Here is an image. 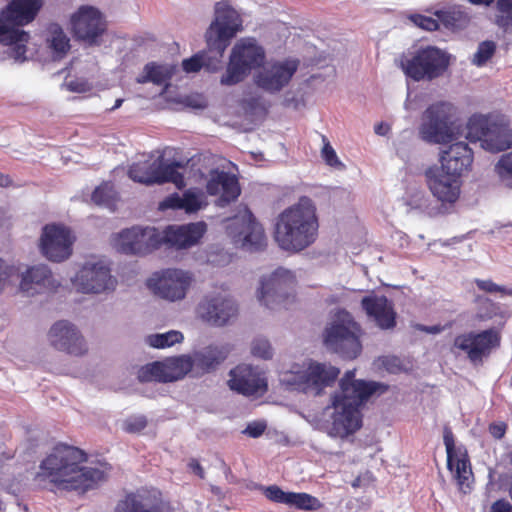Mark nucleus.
Wrapping results in <instances>:
<instances>
[{
    "instance_id": "obj_34",
    "label": "nucleus",
    "mask_w": 512,
    "mask_h": 512,
    "mask_svg": "<svg viewBox=\"0 0 512 512\" xmlns=\"http://www.w3.org/2000/svg\"><path fill=\"white\" fill-rule=\"evenodd\" d=\"M227 345H209L193 354V368L202 374L215 370L228 356Z\"/></svg>"
},
{
    "instance_id": "obj_56",
    "label": "nucleus",
    "mask_w": 512,
    "mask_h": 512,
    "mask_svg": "<svg viewBox=\"0 0 512 512\" xmlns=\"http://www.w3.org/2000/svg\"><path fill=\"white\" fill-rule=\"evenodd\" d=\"M266 427L264 422H252L247 425L244 432L250 437L257 438L264 433Z\"/></svg>"
},
{
    "instance_id": "obj_50",
    "label": "nucleus",
    "mask_w": 512,
    "mask_h": 512,
    "mask_svg": "<svg viewBox=\"0 0 512 512\" xmlns=\"http://www.w3.org/2000/svg\"><path fill=\"white\" fill-rule=\"evenodd\" d=\"M251 352L254 356L265 360L271 359L273 355L269 341L264 338H257L253 341Z\"/></svg>"
},
{
    "instance_id": "obj_36",
    "label": "nucleus",
    "mask_w": 512,
    "mask_h": 512,
    "mask_svg": "<svg viewBox=\"0 0 512 512\" xmlns=\"http://www.w3.org/2000/svg\"><path fill=\"white\" fill-rule=\"evenodd\" d=\"M46 45L50 49L53 58L63 59L69 52L70 39L58 23H50L46 28Z\"/></svg>"
},
{
    "instance_id": "obj_35",
    "label": "nucleus",
    "mask_w": 512,
    "mask_h": 512,
    "mask_svg": "<svg viewBox=\"0 0 512 512\" xmlns=\"http://www.w3.org/2000/svg\"><path fill=\"white\" fill-rule=\"evenodd\" d=\"M205 205L206 202L202 193L187 190L182 196H179L177 193L168 196L161 202L160 208L182 209L187 213H195Z\"/></svg>"
},
{
    "instance_id": "obj_58",
    "label": "nucleus",
    "mask_w": 512,
    "mask_h": 512,
    "mask_svg": "<svg viewBox=\"0 0 512 512\" xmlns=\"http://www.w3.org/2000/svg\"><path fill=\"white\" fill-rule=\"evenodd\" d=\"M490 512H512V505L505 499H499L492 504Z\"/></svg>"
},
{
    "instance_id": "obj_54",
    "label": "nucleus",
    "mask_w": 512,
    "mask_h": 512,
    "mask_svg": "<svg viewBox=\"0 0 512 512\" xmlns=\"http://www.w3.org/2000/svg\"><path fill=\"white\" fill-rule=\"evenodd\" d=\"M498 13L495 18V23L502 29L507 30L512 28V11L497 10Z\"/></svg>"
},
{
    "instance_id": "obj_19",
    "label": "nucleus",
    "mask_w": 512,
    "mask_h": 512,
    "mask_svg": "<svg viewBox=\"0 0 512 512\" xmlns=\"http://www.w3.org/2000/svg\"><path fill=\"white\" fill-rule=\"evenodd\" d=\"M443 441L447 453V467L454 473L459 489L467 493L470 490V478L472 470L469 457L465 449L456 448L452 430L449 427L444 428Z\"/></svg>"
},
{
    "instance_id": "obj_26",
    "label": "nucleus",
    "mask_w": 512,
    "mask_h": 512,
    "mask_svg": "<svg viewBox=\"0 0 512 512\" xmlns=\"http://www.w3.org/2000/svg\"><path fill=\"white\" fill-rule=\"evenodd\" d=\"M114 512H175V509L163 499L161 491L152 490L142 497L135 493L127 494L118 502Z\"/></svg>"
},
{
    "instance_id": "obj_7",
    "label": "nucleus",
    "mask_w": 512,
    "mask_h": 512,
    "mask_svg": "<svg viewBox=\"0 0 512 512\" xmlns=\"http://www.w3.org/2000/svg\"><path fill=\"white\" fill-rule=\"evenodd\" d=\"M265 60L264 49L254 39L239 40L232 49L226 72L220 83L226 86L242 82L252 69L260 67Z\"/></svg>"
},
{
    "instance_id": "obj_57",
    "label": "nucleus",
    "mask_w": 512,
    "mask_h": 512,
    "mask_svg": "<svg viewBox=\"0 0 512 512\" xmlns=\"http://www.w3.org/2000/svg\"><path fill=\"white\" fill-rule=\"evenodd\" d=\"M68 90L77 93H85L90 90V85L84 80H71L67 83Z\"/></svg>"
},
{
    "instance_id": "obj_17",
    "label": "nucleus",
    "mask_w": 512,
    "mask_h": 512,
    "mask_svg": "<svg viewBox=\"0 0 512 512\" xmlns=\"http://www.w3.org/2000/svg\"><path fill=\"white\" fill-rule=\"evenodd\" d=\"M298 67L299 61L296 59L275 61L255 76V83L266 92L277 93L289 84Z\"/></svg>"
},
{
    "instance_id": "obj_23",
    "label": "nucleus",
    "mask_w": 512,
    "mask_h": 512,
    "mask_svg": "<svg viewBox=\"0 0 512 512\" xmlns=\"http://www.w3.org/2000/svg\"><path fill=\"white\" fill-rule=\"evenodd\" d=\"M425 178L430 192L438 201L453 204L458 200L462 184L459 177L432 166L425 171Z\"/></svg>"
},
{
    "instance_id": "obj_24",
    "label": "nucleus",
    "mask_w": 512,
    "mask_h": 512,
    "mask_svg": "<svg viewBox=\"0 0 512 512\" xmlns=\"http://www.w3.org/2000/svg\"><path fill=\"white\" fill-rule=\"evenodd\" d=\"M361 308L368 319L380 329L389 330L396 326L397 313L394 303L385 295L371 292L361 299Z\"/></svg>"
},
{
    "instance_id": "obj_4",
    "label": "nucleus",
    "mask_w": 512,
    "mask_h": 512,
    "mask_svg": "<svg viewBox=\"0 0 512 512\" xmlns=\"http://www.w3.org/2000/svg\"><path fill=\"white\" fill-rule=\"evenodd\" d=\"M319 226L315 202L308 196H301L277 216L274 239L282 250L298 253L316 242Z\"/></svg>"
},
{
    "instance_id": "obj_11",
    "label": "nucleus",
    "mask_w": 512,
    "mask_h": 512,
    "mask_svg": "<svg viewBox=\"0 0 512 512\" xmlns=\"http://www.w3.org/2000/svg\"><path fill=\"white\" fill-rule=\"evenodd\" d=\"M358 324L353 320L333 322L325 329L324 344L327 349L340 354L343 358L355 359L362 350L359 340Z\"/></svg>"
},
{
    "instance_id": "obj_39",
    "label": "nucleus",
    "mask_w": 512,
    "mask_h": 512,
    "mask_svg": "<svg viewBox=\"0 0 512 512\" xmlns=\"http://www.w3.org/2000/svg\"><path fill=\"white\" fill-rule=\"evenodd\" d=\"M173 68L155 62L147 63L143 74L137 78L138 83L152 82L157 85L167 83L173 76Z\"/></svg>"
},
{
    "instance_id": "obj_55",
    "label": "nucleus",
    "mask_w": 512,
    "mask_h": 512,
    "mask_svg": "<svg viewBox=\"0 0 512 512\" xmlns=\"http://www.w3.org/2000/svg\"><path fill=\"white\" fill-rule=\"evenodd\" d=\"M507 428L508 426L505 422H493L489 424L488 430L492 437L500 440L505 436Z\"/></svg>"
},
{
    "instance_id": "obj_18",
    "label": "nucleus",
    "mask_w": 512,
    "mask_h": 512,
    "mask_svg": "<svg viewBox=\"0 0 512 512\" xmlns=\"http://www.w3.org/2000/svg\"><path fill=\"white\" fill-rule=\"evenodd\" d=\"M294 280L292 272L282 267L277 268L268 278H262L258 292L260 303L272 309L284 302Z\"/></svg>"
},
{
    "instance_id": "obj_6",
    "label": "nucleus",
    "mask_w": 512,
    "mask_h": 512,
    "mask_svg": "<svg viewBox=\"0 0 512 512\" xmlns=\"http://www.w3.org/2000/svg\"><path fill=\"white\" fill-rule=\"evenodd\" d=\"M450 66V55L432 46H422L402 56L400 67L404 74L416 82H431L442 77Z\"/></svg>"
},
{
    "instance_id": "obj_45",
    "label": "nucleus",
    "mask_w": 512,
    "mask_h": 512,
    "mask_svg": "<svg viewBox=\"0 0 512 512\" xmlns=\"http://www.w3.org/2000/svg\"><path fill=\"white\" fill-rule=\"evenodd\" d=\"M475 302L477 303L476 319L480 321L491 319L499 312V306L487 297L477 296Z\"/></svg>"
},
{
    "instance_id": "obj_52",
    "label": "nucleus",
    "mask_w": 512,
    "mask_h": 512,
    "mask_svg": "<svg viewBox=\"0 0 512 512\" xmlns=\"http://www.w3.org/2000/svg\"><path fill=\"white\" fill-rule=\"evenodd\" d=\"M411 20L420 28L427 31H435L439 28L438 18L416 14L411 17Z\"/></svg>"
},
{
    "instance_id": "obj_53",
    "label": "nucleus",
    "mask_w": 512,
    "mask_h": 512,
    "mask_svg": "<svg viewBox=\"0 0 512 512\" xmlns=\"http://www.w3.org/2000/svg\"><path fill=\"white\" fill-rule=\"evenodd\" d=\"M18 275V269L13 266H7L2 259H0V292L4 288L6 281Z\"/></svg>"
},
{
    "instance_id": "obj_38",
    "label": "nucleus",
    "mask_w": 512,
    "mask_h": 512,
    "mask_svg": "<svg viewBox=\"0 0 512 512\" xmlns=\"http://www.w3.org/2000/svg\"><path fill=\"white\" fill-rule=\"evenodd\" d=\"M179 164H163L154 161V183L163 184L171 182L181 189L184 185V176L178 171Z\"/></svg>"
},
{
    "instance_id": "obj_48",
    "label": "nucleus",
    "mask_w": 512,
    "mask_h": 512,
    "mask_svg": "<svg viewBox=\"0 0 512 512\" xmlns=\"http://www.w3.org/2000/svg\"><path fill=\"white\" fill-rule=\"evenodd\" d=\"M497 173L501 181L512 188V153L503 155L496 165Z\"/></svg>"
},
{
    "instance_id": "obj_5",
    "label": "nucleus",
    "mask_w": 512,
    "mask_h": 512,
    "mask_svg": "<svg viewBox=\"0 0 512 512\" xmlns=\"http://www.w3.org/2000/svg\"><path fill=\"white\" fill-rule=\"evenodd\" d=\"M466 138L480 141L485 150L497 153L512 146V129L503 115L474 114L466 124Z\"/></svg>"
},
{
    "instance_id": "obj_41",
    "label": "nucleus",
    "mask_w": 512,
    "mask_h": 512,
    "mask_svg": "<svg viewBox=\"0 0 512 512\" xmlns=\"http://www.w3.org/2000/svg\"><path fill=\"white\" fill-rule=\"evenodd\" d=\"M137 379L141 383L159 382L165 383L163 364L155 361L141 366L137 371Z\"/></svg>"
},
{
    "instance_id": "obj_9",
    "label": "nucleus",
    "mask_w": 512,
    "mask_h": 512,
    "mask_svg": "<svg viewBox=\"0 0 512 512\" xmlns=\"http://www.w3.org/2000/svg\"><path fill=\"white\" fill-rule=\"evenodd\" d=\"M114 248L126 255L146 256L163 244L162 234L155 227L133 226L112 237Z\"/></svg>"
},
{
    "instance_id": "obj_33",
    "label": "nucleus",
    "mask_w": 512,
    "mask_h": 512,
    "mask_svg": "<svg viewBox=\"0 0 512 512\" xmlns=\"http://www.w3.org/2000/svg\"><path fill=\"white\" fill-rule=\"evenodd\" d=\"M19 27L4 22V19L0 16V44L11 46L14 59L23 61L26 59L25 55L30 35Z\"/></svg>"
},
{
    "instance_id": "obj_31",
    "label": "nucleus",
    "mask_w": 512,
    "mask_h": 512,
    "mask_svg": "<svg viewBox=\"0 0 512 512\" xmlns=\"http://www.w3.org/2000/svg\"><path fill=\"white\" fill-rule=\"evenodd\" d=\"M41 0H11L2 9L0 16L4 22L14 26H25L31 23L42 8Z\"/></svg>"
},
{
    "instance_id": "obj_29",
    "label": "nucleus",
    "mask_w": 512,
    "mask_h": 512,
    "mask_svg": "<svg viewBox=\"0 0 512 512\" xmlns=\"http://www.w3.org/2000/svg\"><path fill=\"white\" fill-rule=\"evenodd\" d=\"M264 496L273 503L285 504L304 511H316L323 503L315 496L305 492H285L277 485L263 488Z\"/></svg>"
},
{
    "instance_id": "obj_32",
    "label": "nucleus",
    "mask_w": 512,
    "mask_h": 512,
    "mask_svg": "<svg viewBox=\"0 0 512 512\" xmlns=\"http://www.w3.org/2000/svg\"><path fill=\"white\" fill-rule=\"evenodd\" d=\"M58 286L51 270L46 265L33 266L23 274L20 290L27 295L41 293L44 289L53 290Z\"/></svg>"
},
{
    "instance_id": "obj_22",
    "label": "nucleus",
    "mask_w": 512,
    "mask_h": 512,
    "mask_svg": "<svg viewBox=\"0 0 512 512\" xmlns=\"http://www.w3.org/2000/svg\"><path fill=\"white\" fill-rule=\"evenodd\" d=\"M50 344L57 350L74 356L87 352L86 342L77 328L66 320L56 322L49 330Z\"/></svg>"
},
{
    "instance_id": "obj_59",
    "label": "nucleus",
    "mask_w": 512,
    "mask_h": 512,
    "mask_svg": "<svg viewBox=\"0 0 512 512\" xmlns=\"http://www.w3.org/2000/svg\"><path fill=\"white\" fill-rule=\"evenodd\" d=\"M188 467L196 474L200 479L205 478V472L199 461L195 458L190 459Z\"/></svg>"
},
{
    "instance_id": "obj_64",
    "label": "nucleus",
    "mask_w": 512,
    "mask_h": 512,
    "mask_svg": "<svg viewBox=\"0 0 512 512\" xmlns=\"http://www.w3.org/2000/svg\"><path fill=\"white\" fill-rule=\"evenodd\" d=\"M122 103H123V99H117L115 101L114 106L110 110L118 109L122 105Z\"/></svg>"
},
{
    "instance_id": "obj_15",
    "label": "nucleus",
    "mask_w": 512,
    "mask_h": 512,
    "mask_svg": "<svg viewBox=\"0 0 512 512\" xmlns=\"http://www.w3.org/2000/svg\"><path fill=\"white\" fill-rule=\"evenodd\" d=\"M74 240L70 229L64 225H45L40 238L41 252L50 261L62 262L72 254Z\"/></svg>"
},
{
    "instance_id": "obj_16",
    "label": "nucleus",
    "mask_w": 512,
    "mask_h": 512,
    "mask_svg": "<svg viewBox=\"0 0 512 512\" xmlns=\"http://www.w3.org/2000/svg\"><path fill=\"white\" fill-rule=\"evenodd\" d=\"M116 280L110 274V268L102 261L87 262L78 271L74 285L82 293H101L113 290Z\"/></svg>"
},
{
    "instance_id": "obj_63",
    "label": "nucleus",
    "mask_w": 512,
    "mask_h": 512,
    "mask_svg": "<svg viewBox=\"0 0 512 512\" xmlns=\"http://www.w3.org/2000/svg\"><path fill=\"white\" fill-rule=\"evenodd\" d=\"M469 2L475 5L490 6L494 2V0H469Z\"/></svg>"
},
{
    "instance_id": "obj_10",
    "label": "nucleus",
    "mask_w": 512,
    "mask_h": 512,
    "mask_svg": "<svg viewBox=\"0 0 512 512\" xmlns=\"http://www.w3.org/2000/svg\"><path fill=\"white\" fill-rule=\"evenodd\" d=\"M224 222L226 232L236 242L235 244L241 242V247L249 251H259L266 246L264 229L250 210L244 209L234 217L225 219Z\"/></svg>"
},
{
    "instance_id": "obj_28",
    "label": "nucleus",
    "mask_w": 512,
    "mask_h": 512,
    "mask_svg": "<svg viewBox=\"0 0 512 512\" xmlns=\"http://www.w3.org/2000/svg\"><path fill=\"white\" fill-rule=\"evenodd\" d=\"M206 192L211 196H219L217 204L225 206L240 196L241 189L235 175L214 169L210 171Z\"/></svg>"
},
{
    "instance_id": "obj_51",
    "label": "nucleus",
    "mask_w": 512,
    "mask_h": 512,
    "mask_svg": "<svg viewBox=\"0 0 512 512\" xmlns=\"http://www.w3.org/2000/svg\"><path fill=\"white\" fill-rule=\"evenodd\" d=\"M475 284L480 290L488 293H501L502 295L512 296V288L500 286L492 280L476 279Z\"/></svg>"
},
{
    "instance_id": "obj_3",
    "label": "nucleus",
    "mask_w": 512,
    "mask_h": 512,
    "mask_svg": "<svg viewBox=\"0 0 512 512\" xmlns=\"http://www.w3.org/2000/svg\"><path fill=\"white\" fill-rule=\"evenodd\" d=\"M340 391L331 397L332 414L331 434L345 438L362 426L360 408L383 385L374 381L355 379V370H348L339 381Z\"/></svg>"
},
{
    "instance_id": "obj_21",
    "label": "nucleus",
    "mask_w": 512,
    "mask_h": 512,
    "mask_svg": "<svg viewBox=\"0 0 512 512\" xmlns=\"http://www.w3.org/2000/svg\"><path fill=\"white\" fill-rule=\"evenodd\" d=\"M200 318L214 326H224L236 317L238 307L234 300L222 294L206 296L198 305Z\"/></svg>"
},
{
    "instance_id": "obj_47",
    "label": "nucleus",
    "mask_w": 512,
    "mask_h": 512,
    "mask_svg": "<svg viewBox=\"0 0 512 512\" xmlns=\"http://www.w3.org/2000/svg\"><path fill=\"white\" fill-rule=\"evenodd\" d=\"M322 141L323 147L321 150V157L325 164L338 170L345 169V165L339 160L334 148L331 146L326 136L322 135Z\"/></svg>"
},
{
    "instance_id": "obj_14",
    "label": "nucleus",
    "mask_w": 512,
    "mask_h": 512,
    "mask_svg": "<svg viewBox=\"0 0 512 512\" xmlns=\"http://www.w3.org/2000/svg\"><path fill=\"white\" fill-rule=\"evenodd\" d=\"M340 369L330 363L311 361L307 368L295 377V384L305 394L321 395L327 387H332L339 377Z\"/></svg>"
},
{
    "instance_id": "obj_44",
    "label": "nucleus",
    "mask_w": 512,
    "mask_h": 512,
    "mask_svg": "<svg viewBox=\"0 0 512 512\" xmlns=\"http://www.w3.org/2000/svg\"><path fill=\"white\" fill-rule=\"evenodd\" d=\"M91 199L97 205L112 207L116 202V191L109 183H103L95 188Z\"/></svg>"
},
{
    "instance_id": "obj_37",
    "label": "nucleus",
    "mask_w": 512,
    "mask_h": 512,
    "mask_svg": "<svg viewBox=\"0 0 512 512\" xmlns=\"http://www.w3.org/2000/svg\"><path fill=\"white\" fill-rule=\"evenodd\" d=\"M162 364L165 383L180 380L193 369L192 358L187 355L168 358Z\"/></svg>"
},
{
    "instance_id": "obj_1",
    "label": "nucleus",
    "mask_w": 512,
    "mask_h": 512,
    "mask_svg": "<svg viewBox=\"0 0 512 512\" xmlns=\"http://www.w3.org/2000/svg\"><path fill=\"white\" fill-rule=\"evenodd\" d=\"M85 451L64 443L57 444L40 463L35 479L48 481L59 490L85 493L107 478L105 470L82 466L87 461Z\"/></svg>"
},
{
    "instance_id": "obj_8",
    "label": "nucleus",
    "mask_w": 512,
    "mask_h": 512,
    "mask_svg": "<svg viewBox=\"0 0 512 512\" xmlns=\"http://www.w3.org/2000/svg\"><path fill=\"white\" fill-rule=\"evenodd\" d=\"M454 107L450 103L438 102L423 113L419 127L420 138L432 144H446L457 139L453 118Z\"/></svg>"
},
{
    "instance_id": "obj_40",
    "label": "nucleus",
    "mask_w": 512,
    "mask_h": 512,
    "mask_svg": "<svg viewBox=\"0 0 512 512\" xmlns=\"http://www.w3.org/2000/svg\"><path fill=\"white\" fill-rule=\"evenodd\" d=\"M435 16L445 28L452 30L460 29L468 22L467 14L456 7L437 10Z\"/></svg>"
},
{
    "instance_id": "obj_46",
    "label": "nucleus",
    "mask_w": 512,
    "mask_h": 512,
    "mask_svg": "<svg viewBox=\"0 0 512 512\" xmlns=\"http://www.w3.org/2000/svg\"><path fill=\"white\" fill-rule=\"evenodd\" d=\"M496 45L493 41H483L479 44L478 49L473 57V64L481 67L484 66L495 54Z\"/></svg>"
},
{
    "instance_id": "obj_2",
    "label": "nucleus",
    "mask_w": 512,
    "mask_h": 512,
    "mask_svg": "<svg viewBox=\"0 0 512 512\" xmlns=\"http://www.w3.org/2000/svg\"><path fill=\"white\" fill-rule=\"evenodd\" d=\"M243 30L240 13L228 1H219L214 5V19L205 32L207 50L194 54L182 61L186 73L199 72L205 68L216 72L221 68L222 58L227 47L238 32Z\"/></svg>"
},
{
    "instance_id": "obj_60",
    "label": "nucleus",
    "mask_w": 512,
    "mask_h": 512,
    "mask_svg": "<svg viewBox=\"0 0 512 512\" xmlns=\"http://www.w3.org/2000/svg\"><path fill=\"white\" fill-rule=\"evenodd\" d=\"M374 131L377 135L385 136L390 131V126L384 122L375 125Z\"/></svg>"
},
{
    "instance_id": "obj_27",
    "label": "nucleus",
    "mask_w": 512,
    "mask_h": 512,
    "mask_svg": "<svg viewBox=\"0 0 512 512\" xmlns=\"http://www.w3.org/2000/svg\"><path fill=\"white\" fill-rule=\"evenodd\" d=\"M439 167L444 172L459 178L471 169L473 163V151L467 143L458 141L452 143L440 153Z\"/></svg>"
},
{
    "instance_id": "obj_12",
    "label": "nucleus",
    "mask_w": 512,
    "mask_h": 512,
    "mask_svg": "<svg viewBox=\"0 0 512 512\" xmlns=\"http://www.w3.org/2000/svg\"><path fill=\"white\" fill-rule=\"evenodd\" d=\"M501 343V335L495 328L479 332H466L455 337L453 347L465 353L474 365L482 364L483 359Z\"/></svg>"
},
{
    "instance_id": "obj_61",
    "label": "nucleus",
    "mask_w": 512,
    "mask_h": 512,
    "mask_svg": "<svg viewBox=\"0 0 512 512\" xmlns=\"http://www.w3.org/2000/svg\"><path fill=\"white\" fill-rule=\"evenodd\" d=\"M497 10H508L512 11V0H497Z\"/></svg>"
},
{
    "instance_id": "obj_62",
    "label": "nucleus",
    "mask_w": 512,
    "mask_h": 512,
    "mask_svg": "<svg viewBox=\"0 0 512 512\" xmlns=\"http://www.w3.org/2000/svg\"><path fill=\"white\" fill-rule=\"evenodd\" d=\"M13 183L9 175L0 172V187H9Z\"/></svg>"
},
{
    "instance_id": "obj_42",
    "label": "nucleus",
    "mask_w": 512,
    "mask_h": 512,
    "mask_svg": "<svg viewBox=\"0 0 512 512\" xmlns=\"http://www.w3.org/2000/svg\"><path fill=\"white\" fill-rule=\"evenodd\" d=\"M128 175L135 182L154 184V162L134 163L130 166Z\"/></svg>"
},
{
    "instance_id": "obj_20",
    "label": "nucleus",
    "mask_w": 512,
    "mask_h": 512,
    "mask_svg": "<svg viewBox=\"0 0 512 512\" xmlns=\"http://www.w3.org/2000/svg\"><path fill=\"white\" fill-rule=\"evenodd\" d=\"M74 36L89 44H96L106 30L101 13L93 7H81L71 18Z\"/></svg>"
},
{
    "instance_id": "obj_13",
    "label": "nucleus",
    "mask_w": 512,
    "mask_h": 512,
    "mask_svg": "<svg viewBox=\"0 0 512 512\" xmlns=\"http://www.w3.org/2000/svg\"><path fill=\"white\" fill-rule=\"evenodd\" d=\"M193 277L189 272L176 268L164 269L153 274L147 285L162 299L175 302L185 298Z\"/></svg>"
},
{
    "instance_id": "obj_49",
    "label": "nucleus",
    "mask_w": 512,
    "mask_h": 512,
    "mask_svg": "<svg viewBox=\"0 0 512 512\" xmlns=\"http://www.w3.org/2000/svg\"><path fill=\"white\" fill-rule=\"evenodd\" d=\"M148 424V420L144 415H132L123 421L122 428L127 433H140Z\"/></svg>"
},
{
    "instance_id": "obj_43",
    "label": "nucleus",
    "mask_w": 512,
    "mask_h": 512,
    "mask_svg": "<svg viewBox=\"0 0 512 512\" xmlns=\"http://www.w3.org/2000/svg\"><path fill=\"white\" fill-rule=\"evenodd\" d=\"M184 339L180 331L170 330L162 334H152L147 337V343L154 348H166L176 343L182 342Z\"/></svg>"
},
{
    "instance_id": "obj_30",
    "label": "nucleus",
    "mask_w": 512,
    "mask_h": 512,
    "mask_svg": "<svg viewBox=\"0 0 512 512\" xmlns=\"http://www.w3.org/2000/svg\"><path fill=\"white\" fill-rule=\"evenodd\" d=\"M206 232L204 222L189 223L180 226H168L164 235L163 243L176 249H187L196 245Z\"/></svg>"
},
{
    "instance_id": "obj_25",
    "label": "nucleus",
    "mask_w": 512,
    "mask_h": 512,
    "mask_svg": "<svg viewBox=\"0 0 512 512\" xmlns=\"http://www.w3.org/2000/svg\"><path fill=\"white\" fill-rule=\"evenodd\" d=\"M229 387L245 396L263 395L268 390L262 373L250 365L240 364L230 372Z\"/></svg>"
}]
</instances>
